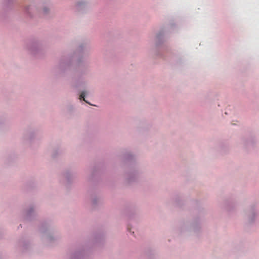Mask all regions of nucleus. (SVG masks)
I'll return each mask as SVG.
<instances>
[{
    "label": "nucleus",
    "mask_w": 259,
    "mask_h": 259,
    "mask_svg": "<svg viewBox=\"0 0 259 259\" xmlns=\"http://www.w3.org/2000/svg\"><path fill=\"white\" fill-rule=\"evenodd\" d=\"M84 97H85V93L84 92H82L80 95V97H79V99L80 100H81V99H83V100L84 101H85L86 103L90 104L89 103H88L84 99Z\"/></svg>",
    "instance_id": "nucleus-1"
}]
</instances>
